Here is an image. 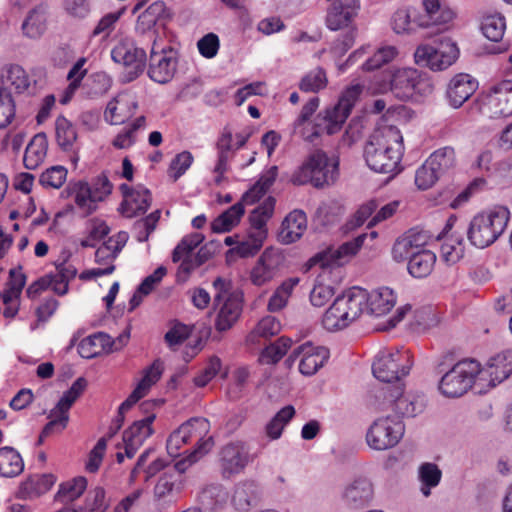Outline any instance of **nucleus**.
I'll return each instance as SVG.
<instances>
[{
  "label": "nucleus",
  "mask_w": 512,
  "mask_h": 512,
  "mask_svg": "<svg viewBox=\"0 0 512 512\" xmlns=\"http://www.w3.org/2000/svg\"><path fill=\"white\" fill-rule=\"evenodd\" d=\"M369 168L377 173H398L402 158V136L393 126H386L370 135L364 150Z\"/></svg>",
  "instance_id": "obj_1"
},
{
  "label": "nucleus",
  "mask_w": 512,
  "mask_h": 512,
  "mask_svg": "<svg viewBox=\"0 0 512 512\" xmlns=\"http://www.w3.org/2000/svg\"><path fill=\"white\" fill-rule=\"evenodd\" d=\"M424 13L417 14L416 10L399 9L392 17V27L397 33L412 31L413 25L420 28H432V33H442L447 30V24L453 19L454 13L440 0H423Z\"/></svg>",
  "instance_id": "obj_2"
},
{
  "label": "nucleus",
  "mask_w": 512,
  "mask_h": 512,
  "mask_svg": "<svg viewBox=\"0 0 512 512\" xmlns=\"http://www.w3.org/2000/svg\"><path fill=\"white\" fill-rule=\"evenodd\" d=\"M361 91L362 88L360 85H355L346 89L339 98L338 103L331 109H326L324 116L321 114L317 115L315 122L311 127V132H309L308 129L304 132L305 140L314 142V140L324 131L328 135L337 133L350 115Z\"/></svg>",
  "instance_id": "obj_3"
},
{
  "label": "nucleus",
  "mask_w": 512,
  "mask_h": 512,
  "mask_svg": "<svg viewBox=\"0 0 512 512\" xmlns=\"http://www.w3.org/2000/svg\"><path fill=\"white\" fill-rule=\"evenodd\" d=\"M510 212L505 206H497L489 213H481L472 218L467 228V238L477 248L493 244L504 232Z\"/></svg>",
  "instance_id": "obj_4"
},
{
  "label": "nucleus",
  "mask_w": 512,
  "mask_h": 512,
  "mask_svg": "<svg viewBox=\"0 0 512 512\" xmlns=\"http://www.w3.org/2000/svg\"><path fill=\"white\" fill-rule=\"evenodd\" d=\"M339 175V162L330 159L325 152L317 150L292 175L295 185L311 183L315 188H324L334 184Z\"/></svg>",
  "instance_id": "obj_5"
},
{
  "label": "nucleus",
  "mask_w": 512,
  "mask_h": 512,
  "mask_svg": "<svg viewBox=\"0 0 512 512\" xmlns=\"http://www.w3.org/2000/svg\"><path fill=\"white\" fill-rule=\"evenodd\" d=\"M436 45L424 44L414 53L415 63L432 71H442L450 67L459 57L455 42L447 37L435 40Z\"/></svg>",
  "instance_id": "obj_6"
},
{
  "label": "nucleus",
  "mask_w": 512,
  "mask_h": 512,
  "mask_svg": "<svg viewBox=\"0 0 512 512\" xmlns=\"http://www.w3.org/2000/svg\"><path fill=\"white\" fill-rule=\"evenodd\" d=\"M213 286L217 293L214 297L215 305H221L217 319L216 329L220 332L229 330L238 320L242 312V294L231 293L232 283L222 277H217Z\"/></svg>",
  "instance_id": "obj_7"
},
{
  "label": "nucleus",
  "mask_w": 512,
  "mask_h": 512,
  "mask_svg": "<svg viewBox=\"0 0 512 512\" xmlns=\"http://www.w3.org/2000/svg\"><path fill=\"white\" fill-rule=\"evenodd\" d=\"M371 404L385 410L391 407L398 417H415L422 411V405L404 395V385H384L374 391Z\"/></svg>",
  "instance_id": "obj_8"
},
{
  "label": "nucleus",
  "mask_w": 512,
  "mask_h": 512,
  "mask_svg": "<svg viewBox=\"0 0 512 512\" xmlns=\"http://www.w3.org/2000/svg\"><path fill=\"white\" fill-rule=\"evenodd\" d=\"M479 372L480 365L477 361H459L442 376L439 390L446 397H460L472 387Z\"/></svg>",
  "instance_id": "obj_9"
},
{
  "label": "nucleus",
  "mask_w": 512,
  "mask_h": 512,
  "mask_svg": "<svg viewBox=\"0 0 512 512\" xmlns=\"http://www.w3.org/2000/svg\"><path fill=\"white\" fill-rule=\"evenodd\" d=\"M390 89L396 97L405 100L415 94L432 93L433 84L426 73L414 68H403L391 75Z\"/></svg>",
  "instance_id": "obj_10"
},
{
  "label": "nucleus",
  "mask_w": 512,
  "mask_h": 512,
  "mask_svg": "<svg viewBox=\"0 0 512 512\" xmlns=\"http://www.w3.org/2000/svg\"><path fill=\"white\" fill-rule=\"evenodd\" d=\"M403 434V423L386 416L376 419L371 424L366 434V440L370 448L381 451L396 446Z\"/></svg>",
  "instance_id": "obj_11"
},
{
  "label": "nucleus",
  "mask_w": 512,
  "mask_h": 512,
  "mask_svg": "<svg viewBox=\"0 0 512 512\" xmlns=\"http://www.w3.org/2000/svg\"><path fill=\"white\" fill-rule=\"evenodd\" d=\"M366 238L367 234L362 233L354 239L342 243L337 248L328 247L325 250L318 252L307 262V270L317 264L322 268L344 265L357 254L359 249L363 246Z\"/></svg>",
  "instance_id": "obj_12"
},
{
  "label": "nucleus",
  "mask_w": 512,
  "mask_h": 512,
  "mask_svg": "<svg viewBox=\"0 0 512 512\" xmlns=\"http://www.w3.org/2000/svg\"><path fill=\"white\" fill-rule=\"evenodd\" d=\"M366 238L367 234L362 233L354 239L342 243L337 248L328 247L325 250L318 252L307 262V270L317 264L322 268L344 265L357 254L359 249L363 246Z\"/></svg>",
  "instance_id": "obj_13"
},
{
  "label": "nucleus",
  "mask_w": 512,
  "mask_h": 512,
  "mask_svg": "<svg viewBox=\"0 0 512 512\" xmlns=\"http://www.w3.org/2000/svg\"><path fill=\"white\" fill-rule=\"evenodd\" d=\"M185 426H187L185 437L189 440V442L192 438L197 439L198 446L189 454L187 458L175 463V469L180 473H183L188 468V466L192 465L200 457L206 454L212 446V438L203 440V437L209 431V422L206 418L193 417L183 423L180 427Z\"/></svg>",
  "instance_id": "obj_14"
},
{
  "label": "nucleus",
  "mask_w": 512,
  "mask_h": 512,
  "mask_svg": "<svg viewBox=\"0 0 512 512\" xmlns=\"http://www.w3.org/2000/svg\"><path fill=\"white\" fill-rule=\"evenodd\" d=\"M403 360L404 355L399 350L394 353L383 352L373 363L374 376L386 385H391L393 381H396V384H402L401 378L406 376L410 370V365H405ZM405 360L408 362L407 357Z\"/></svg>",
  "instance_id": "obj_15"
},
{
  "label": "nucleus",
  "mask_w": 512,
  "mask_h": 512,
  "mask_svg": "<svg viewBox=\"0 0 512 512\" xmlns=\"http://www.w3.org/2000/svg\"><path fill=\"white\" fill-rule=\"evenodd\" d=\"M177 67L176 52L169 47L156 50L154 44L149 57V77L160 84L168 83L174 76Z\"/></svg>",
  "instance_id": "obj_16"
},
{
  "label": "nucleus",
  "mask_w": 512,
  "mask_h": 512,
  "mask_svg": "<svg viewBox=\"0 0 512 512\" xmlns=\"http://www.w3.org/2000/svg\"><path fill=\"white\" fill-rule=\"evenodd\" d=\"M155 418L156 415L151 413L144 419L134 421L126 430H124L122 443H118L116 447L120 449L123 446L127 458H133L145 440L154 433L152 423Z\"/></svg>",
  "instance_id": "obj_17"
},
{
  "label": "nucleus",
  "mask_w": 512,
  "mask_h": 512,
  "mask_svg": "<svg viewBox=\"0 0 512 512\" xmlns=\"http://www.w3.org/2000/svg\"><path fill=\"white\" fill-rule=\"evenodd\" d=\"M114 62L121 63L126 68V81L137 78L145 68L146 52L142 48L124 43L118 44L111 52Z\"/></svg>",
  "instance_id": "obj_18"
},
{
  "label": "nucleus",
  "mask_w": 512,
  "mask_h": 512,
  "mask_svg": "<svg viewBox=\"0 0 512 512\" xmlns=\"http://www.w3.org/2000/svg\"><path fill=\"white\" fill-rule=\"evenodd\" d=\"M1 87L14 88L18 94L27 93L28 95H35L39 90L43 89L45 80L40 73L37 78L31 82L26 71L19 65H10L1 75Z\"/></svg>",
  "instance_id": "obj_19"
},
{
  "label": "nucleus",
  "mask_w": 512,
  "mask_h": 512,
  "mask_svg": "<svg viewBox=\"0 0 512 512\" xmlns=\"http://www.w3.org/2000/svg\"><path fill=\"white\" fill-rule=\"evenodd\" d=\"M249 449L244 442L236 441L225 445L220 451V464L225 478L238 474L250 462Z\"/></svg>",
  "instance_id": "obj_20"
},
{
  "label": "nucleus",
  "mask_w": 512,
  "mask_h": 512,
  "mask_svg": "<svg viewBox=\"0 0 512 512\" xmlns=\"http://www.w3.org/2000/svg\"><path fill=\"white\" fill-rule=\"evenodd\" d=\"M359 8V0H334L327 12V27L332 31L349 27Z\"/></svg>",
  "instance_id": "obj_21"
},
{
  "label": "nucleus",
  "mask_w": 512,
  "mask_h": 512,
  "mask_svg": "<svg viewBox=\"0 0 512 512\" xmlns=\"http://www.w3.org/2000/svg\"><path fill=\"white\" fill-rule=\"evenodd\" d=\"M374 490L371 481L367 477H356L343 492V499L347 506L353 510H362L373 498Z\"/></svg>",
  "instance_id": "obj_22"
},
{
  "label": "nucleus",
  "mask_w": 512,
  "mask_h": 512,
  "mask_svg": "<svg viewBox=\"0 0 512 512\" xmlns=\"http://www.w3.org/2000/svg\"><path fill=\"white\" fill-rule=\"evenodd\" d=\"M367 299L368 292L365 289L353 287L337 296L334 302L343 303V309L339 313L343 317L342 320L350 324L362 314Z\"/></svg>",
  "instance_id": "obj_23"
},
{
  "label": "nucleus",
  "mask_w": 512,
  "mask_h": 512,
  "mask_svg": "<svg viewBox=\"0 0 512 512\" xmlns=\"http://www.w3.org/2000/svg\"><path fill=\"white\" fill-rule=\"evenodd\" d=\"M477 87V81L469 74L459 73L455 75L450 80L446 91L450 105L459 108L473 95Z\"/></svg>",
  "instance_id": "obj_24"
},
{
  "label": "nucleus",
  "mask_w": 512,
  "mask_h": 512,
  "mask_svg": "<svg viewBox=\"0 0 512 512\" xmlns=\"http://www.w3.org/2000/svg\"><path fill=\"white\" fill-rule=\"evenodd\" d=\"M221 247L219 241L211 240L202 246L195 256L185 257L178 268L177 281L184 283L194 269L208 261Z\"/></svg>",
  "instance_id": "obj_25"
},
{
  "label": "nucleus",
  "mask_w": 512,
  "mask_h": 512,
  "mask_svg": "<svg viewBox=\"0 0 512 512\" xmlns=\"http://www.w3.org/2000/svg\"><path fill=\"white\" fill-rule=\"evenodd\" d=\"M307 226V218L303 211L290 212L281 224L278 239L283 244H291L298 240Z\"/></svg>",
  "instance_id": "obj_26"
},
{
  "label": "nucleus",
  "mask_w": 512,
  "mask_h": 512,
  "mask_svg": "<svg viewBox=\"0 0 512 512\" xmlns=\"http://www.w3.org/2000/svg\"><path fill=\"white\" fill-rule=\"evenodd\" d=\"M228 492L220 485H210L198 496L197 512H215L225 509L228 502Z\"/></svg>",
  "instance_id": "obj_27"
},
{
  "label": "nucleus",
  "mask_w": 512,
  "mask_h": 512,
  "mask_svg": "<svg viewBox=\"0 0 512 512\" xmlns=\"http://www.w3.org/2000/svg\"><path fill=\"white\" fill-rule=\"evenodd\" d=\"M487 372L492 386L507 379L512 373V349L491 357L487 363Z\"/></svg>",
  "instance_id": "obj_28"
},
{
  "label": "nucleus",
  "mask_w": 512,
  "mask_h": 512,
  "mask_svg": "<svg viewBox=\"0 0 512 512\" xmlns=\"http://www.w3.org/2000/svg\"><path fill=\"white\" fill-rule=\"evenodd\" d=\"M396 297L393 290L384 287L368 293V299L365 304L369 314L381 316L388 313L395 305Z\"/></svg>",
  "instance_id": "obj_29"
},
{
  "label": "nucleus",
  "mask_w": 512,
  "mask_h": 512,
  "mask_svg": "<svg viewBox=\"0 0 512 512\" xmlns=\"http://www.w3.org/2000/svg\"><path fill=\"white\" fill-rule=\"evenodd\" d=\"M48 148L47 136L44 132L36 134L26 147L23 162L29 170L36 169L44 160Z\"/></svg>",
  "instance_id": "obj_30"
},
{
  "label": "nucleus",
  "mask_w": 512,
  "mask_h": 512,
  "mask_svg": "<svg viewBox=\"0 0 512 512\" xmlns=\"http://www.w3.org/2000/svg\"><path fill=\"white\" fill-rule=\"evenodd\" d=\"M275 203V198L269 196L249 215L251 227L255 230V232L251 233L253 237L259 238L260 234L263 233L264 239L266 238V222L273 215Z\"/></svg>",
  "instance_id": "obj_31"
},
{
  "label": "nucleus",
  "mask_w": 512,
  "mask_h": 512,
  "mask_svg": "<svg viewBox=\"0 0 512 512\" xmlns=\"http://www.w3.org/2000/svg\"><path fill=\"white\" fill-rule=\"evenodd\" d=\"M436 255L430 250H419L408 261V272L414 278H425L431 274Z\"/></svg>",
  "instance_id": "obj_32"
},
{
  "label": "nucleus",
  "mask_w": 512,
  "mask_h": 512,
  "mask_svg": "<svg viewBox=\"0 0 512 512\" xmlns=\"http://www.w3.org/2000/svg\"><path fill=\"white\" fill-rule=\"evenodd\" d=\"M245 209L241 202H238L221 213L211 224L214 233H226L236 226L241 217L244 215Z\"/></svg>",
  "instance_id": "obj_33"
},
{
  "label": "nucleus",
  "mask_w": 512,
  "mask_h": 512,
  "mask_svg": "<svg viewBox=\"0 0 512 512\" xmlns=\"http://www.w3.org/2000/svg\"><path fill=\"white\" fill-rule=\"evenodd\" d=\"M24 469L21 455L12 447L0 448V475L15 477Z\"/></svg>",
  "instance_id": "obj_34"
},
{
  "label": "nucleus",
  "mask_w": 512,
  "mask_h": 512,
  "mask_svg": "<svg viewBox=\"0 0 512 512\" xmlns=\"http://www.w3.org/2000/svg\"><path fill=\"white\" fill-rule=\"evenodd\" d=\"M87 480L79 476L60 484L58 492L55 495V502L67 505L78 499L86 490Z\"/></svg>",
  "instance_id": "obj_35"
},
{
  "label": "nucleus",
  "mask_w": 512,
  "mask_h": 512,
  "mask_svg": "<svg viewBox=\"0 0 512 512\" xmlns=\"http://www.w3.org/2000/svg\"><path fill=\"white\" fill-rule=\"evenodd\" d=\"M46 29V7L38 5L33 8L22 24L23 33L29 38L40 37Z\"/></svg>",
  "instance_id": "obj_36"
},
{
  "label": "nucleus",
  "mask_w": 512,
  "mask_h": 512,
  "mask_svg": "<svg viewBox=\"0 0 512 512\" xmlns=\"http://www.w3.org/2000/svg\"><path fill=\"white\" fill-rule=\"evenodd\" d=\"M329 358V350L326 347H314L312 351H305L299 363V371L303 375H313L321 368Z\"/></svg>",
  "instance_id": "obj_37"
},
{
  "label": "nucleus",
  "mask_w": 512,
  "mask_h": 512,
  "mask_svg": "<svg viewBox=\"0 0 512 512\" xmlns=\"http://www.w3.org/2000/svg\"><path fill=\"white\" fill-rule=\"evenodd\" d=\"M87 387V380L84 377H79L72 386L64 392L55 408L50 411V416H56L58 412L68 414L69 409L74 402L81 396Z\"/></svg>",
  "instance_id": "obj_38"
},
{
  "label": "nucleus",
  "mask_w": 512,
  "mask_h": 512,
  "mask_svg": "<svg viewBox=\"0 0 512 512\" xmlns=\"http://www.w3.org/2000/svg\"><path fill=\"white\" fill-rule=\"evenodd\" d=\"M149 390L147 389L146 380H140L128 398L119 406L118 413L116 416V429L112 430L109 437H114L116 433L121 429L124 420L125 412L128 411L136 402L146 395Z\"/></svg>",
  "instance_id": "obj_39"
},
{
  "label": "nucleus",
  "mask_w": 512,
  "mask_h": 512,
  "mask_svg": "<svg viewBox=\"0 0 512 512\" xmlns=\"http://www.w3.org/2000/svg\"><path fill=\"white\" fill-rule=\"evenodd\" d=\"M232 502L239 512H248L250 509L256 508L259 498L254 492L253 484H244L238 487L234 492Z\"/></svg>",
  "instance_id": "obj_40"
},
{
  "label": "nucleus",
  "mask_w": 512,
  "mask_h": 512,
  "mask_svg": "<svg viewBox=\"0 0 512 512\" xmlns=\"http://www.w3.org/2000/svg\"><path fill=\"white\" fill-rule=\"evenodd\" d=\"M56 139L63 151H69L77 139L76 129L64 116H59L55 122Z\"/></svg>",
  "instance_id": "obj_41"
},
{
  "label": "nucleus",
  "mask_w": 512,
  "mask_h": 512,
  "mask_svg": "<svg viewBox=\"0 0 512 512\" xmlns=\"http://www.w3.org/2000/svg\"><path fill=\"white\" fill-rule=\"evenodd\" d=\"M427 161L429 162V165L434 168V171L440 178L448 170L454 167L455 151L452 147H444L431 154Z\"/></svg>",
  "instance_id": "obj_42"
},
{
  "label": "nucleus",
  "mask_w": 512,
  "mask_h": 512,
  "mask_svg": "<svg viewBox=\"0 0 512 512\" xmlns=\"http://www.w3.org/2000/svg\"><path fill=\"white\" fill-rule=\"evenodd\" d=\"M295 409L293 406L288 405L283 407L266 425V434L271 439H278L284 426L293 418Z\"/></svg>",
  "instance_id": "obj_43"
},
{
  "label": "nucleus",
  "mask_w": 512,
  "mask_h": 512,
  "mask_svg": "<svg viewBox=\"0 0 512 512\" xmlns=\"http://www.w3.org/2000/svg\"><path fill=\"white\" fill-rule=\"evenodd\" d=\"M441 477L442 472L434 463H423L419 467V479L423 484L421 492L424 496L427 497L430 495V489L439 484Z\"/></svg>",
  "instance_id": "obj_44"
},
{
  "label": "nucleus",
  "mask_w": 512,
  "mask_h": 512,
  "mask_svg": "<svg viewBox=\"0 0 512 512\" xmlns=\"http://www.w3.org/2000/svg\"><path fill=\"white\" fill-rule=\"evenodd\" d=\"M506 28L505 18L502 15L486 16L481 24L484 36L494 42L502 39Z\"/></svg>",
  "instance_id": "obj_45"
},
{
  "label": "nucleus",
  "mask_w": 512,
  "mask_h": 512,
  "mask_svg": "<svg viewBox=\"0 0 512 512\" xmlns=\"http://www.w3.org/2000/svg\"><path fill=\"white\" fill-rule=\"evenodd\" d=\"M291 344L290 338L280 337L262 351L260 360L265 364H276L286 354Z\"/></svg>",
  "instance_id": "obj_46"
},
{
  "label": "nucleus",
  "mask_w": 512,
  "mask_h": 512,
  "mask_svg": "<svg viewBox=\"0 0 512 512\" xmlns=\"http://www.w3.org/2000/svg\"><path fill=\"white\" fill-rule=\"evenodd\" d=\"M502 115L512 114V80H504L492 88Z\"/></svg>",
  "instance_id": "obj_47"
},
{
  "label": "nucleus",
  "mask_w": 512,
  "mask_h": 512,
  "mask_svg": "<svg viewBox=\"0 0 512 512\" xmlns=\"http://www.w3.org/2000/svg\"><path fill=\"white\" fill-rule=\"evenodd\" d=\"M204 240V235L200 233H192L185 236L176 246L172 253V261L179 262L183 257L192 256L190 253L200 245Z\"/></svg>",
  "instance_id": "obj_48"
},
{
  "label": "nucleus",
  "mask_w": 512,
  "mask_h": 512,
  "mask_svg": "<svg viewBox=\"0 0 512 512\" xmlns=\"http://www.w3.org/2000/svg\"><path fill=\"white\" fill-rule=\"evenodd\" d=\"M218 161L214 168V172H226L228 170V161L232 157V135L231 133L223 134L217 142Z\"/></svg>",
  "instance_id": "obj_49"
},
{
  "label": "nucleus",
  "mask_w": 512,
  "mask_h": 512,
  "mask_svg": "<svg viewBox=\"0 0 512 512\" xmlns=\"http://www.w3.org/2000/svg\"><path fill=\"white\" fill-rule=\"evenodd\" d=\"M343 309V303L333 302L329 309L325 312L322 324L328 331H337L346 328L349 324L342 320L343 317L339 312Z\"/></svg>",
  "instance_id": "obj_50"
},
{
  "label": "nucleus",
  "mask_w": 512,
  "mask_h": 512,
  "mask_svg": "<svg viewBox=\"0 0 512 512\" xmlns=\"http://www.w3.org/2000/svg\"><path fill=\"white\" fill-rule=\"evenodd\" d=\"M327 84L326 73L322 68H316L305 75L299 84V88L303 92H318Z\"/></svg>",
  "instance_id": "obj_51"
},
{
  "label": "nucleus",
  "mask_w": 512,
  "mask_h": 512,
  "mask_svg": "<svg viewBox=\"0 0 512 512\" xmlns=\"http://www.w3.org/2000/svg\"><path fill=\"white\" fill-rule=\"evenodd\" d=\"M15 116V103L10 90L0 87V128L9 125Z\"/></svg>",
  "instance_id": "obj_52"
},
{
  "label": "nucleus",
  "mask_w": 512,
  "mask_h": 512,
  "mask_svg": "<svg viewBox=\"0 0 512 512\" xmlns=\"http://www.w3.org/2000/svg\"><path fill=\"white\" fill-rule=\"evenodd\" d=\"M87 512H105L110 506V498H106V492L102 487H95L86 496Z\"/></svg>",
  "instance_id": "obj_53"
},
{
  "label": "nucleus",
  "mask_w": 512,
  "mask_h": 512,
  "mask_svg": "<svg viewBox=\"0 0 512 512\" xmlns=\"http://www.w3.org/2000/svg\"><path fill=\"white\" fill-rule=\"evenodd\" d=\"M264 241L263 233L259 238L249 235L248 239L240 242L235 248H231L227 252V259L233 253L238 254L242 258L254 256L262 247Z\"/></svg>",
  "instance_id": "obj_54"
},
{
  "label": "nucleus",
  "mask_w": 512,
  "mask_h": 512,
  "mask_svg": "<svg viewBox=\"0 0 512 512\" xmlns=\"http://www.w3.org/2000/svg\"><path fill=\"white\" fill-rule=\"evenodd\" d=\"M55 482L52 474L30 477L23 483V491L28 495H40L51 488Z\"/></svg>",
  "instance_id": "obj_55"
},
{
  "label": "nucleus",
  "mask_w": 512,
  "mask_h": 512,
  "mask_svg": "<svg viewBox=\"0 0 512 512\" xmlns=\"http://www.w3.org/2000/svg\"><path fill=\"white\" fill-rule=\"evenodd\" d=\"M143 195L144 197L142 198L141 204L136 208L133 207L132 201L124 199L120 205L119 211L128 218L145 214L151 206L152 197L149 189H143Z\"/></svg>",
  "instance_id": "obj_56"
},
{
  "label": "nucleus",
  "mask_w": 512,
  "mask_h": 512,
  "mask_svg": "<svg viewBox=\"0 0 512 512\" xmlns=\"http://www.w3.org/2000/svg\"><path fill=\"white\" fill-rule=\"evenodd\" d=\"M67 170L63 166H52L40 175L39 182L44 187L58 189L66 180Z\"/></svg>",
  "instance_id": "obj_57"
},
{
  "label": "nucleus",
  "mask_w": 512,
  "mask_h": 512,
  "mask_svg": "<svg viewBox=\"0 0 512 512\" xmlns=\"http://www.w3.org/2000/svg\"><path fill=\"white\" fill-rule=\"evenodd\" d=\"M396 55V49L394 47H385L379 49L374 53L372 57L367 59L363 64L365 71H373L380 68L383 64L390 62Z\"/></svg>",
  "instance_id": "obj_58"
},
{
  "label": "nucleus",
  "mask_w": 512,
  "mask_h": 512,
  "mask_svg": "<svg viewBox=\"0 0 512 512\" xmlns=\"http://www.w3.org/2000/svg\"><path fill=\"white\" fill-rule=\"evenodd\" d=\"M193 162V156L188 151H183L175 156V158L171 161L169 172L170 177L173 181H177L191 166Z\"/></svg>",
  "instance_id": "obj_59"
},
{
  "label": "nucleus",
  "mask_w": 512,
  "mask_h": 512,
  "mask_svg": "<svg viewBox=\"0 0 512 512\" xmlns=\"http://www.w3.org/2000/svg\"><path fill=\"white\" fill-rule=\"evenodd\" d=\"M191 334L192 329L190 327L177 322L166 332L164 340L170 348H173L182 344Z\"/></svg>",
  "instance_id": "obj_60"
},
{
  "label": "nucleus",
  "mask_w": 512,
  "mask_h": 512,
  "mask_svg": "<svg viewBox=\"0 0 512 512\" xmlns=\"http://www.w3.org/2000/svg\"><path fill=\"white\" fill-rule=\"evenodd\" d=\"M439 179L438 174L434 171V168L426 162L416 171L415 184L421 190H426L432 187L435 182Z\"/></svg>",
  "instance_id": "obj_61"
},
{
  "label": "nucleus",
  "mask_w": 512,
  "mask_h": 512,
  "mask_svg": "<svg viewBox=\"0 0 512 512\" xmlns=\"http://www.w3.org/2000/svg\"><path fill=\"white\" fill-rule=\"evenodd\" d=\"M75 196H82L83 198H90V204L88 208L85 210V213L82 214V217H87L91 213H93L97 208V202L103 200V196H98L94 194L93 189L89 186L87 182H78L74 186Z\"/></svg>",
  "instance_id": "obj_62"
},
{
  "label": "nucleus",
  "mask_w": 512,
  "mask_h": 512,
  "mask_svg": "<svg viewBox=\"0 0 512 512\" xmlns=\"http://www.w3.org/2000/svg\"><path fill=\"white\" fill-rule=\"evenodd\" d=\"M160 210H156L149 214L147 217L138 220L134 223V229H143L144 235H137L139 242H145L149 239V235L155 230L157 223L160 219Z\"/></svg>",
  "instance_id": "obj_63"
},
{
  "label": "nucleus",
  "mask_w": 512,
  "mask_h": 512,
  "mask_svg": "<svg viewBox=\"0 0 512 512\" xmlns=\"http://www.w3.org/2000/svg\"><path fill=\"white\" fill-rule=\"evenodd\" d=\"M88 81H90V93L95 96L105 94L112 84L111 78L105 72L92 74Z\"/></svg>",
  "instance_id": "obj_64"
}]
</instances>
